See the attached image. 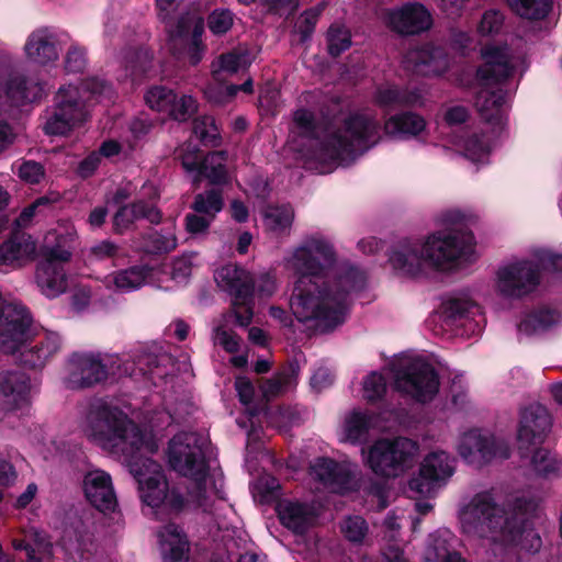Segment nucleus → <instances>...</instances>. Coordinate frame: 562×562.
<instances>
[{
    "label": "nucleus",
    "mask_w": 562,
    "mask_h": 562,
    "mask_svg": "<svg viewBox=\"0 0 562 562\" xmlns=\"http://www.w3.org/2000/svg\"><path fill=\"white\" fill-rule=\"evenodd\" d=\"M86 65V49L78 45H71L65 59L66 70L69 72H80L85 69Z\"/></svg>",
    "instance_id": "680f3d73"
},
{
    "label": "nucleus",
    "mask_w": 562,
    "mask_h": 562,
    "mask_svg": "<svg viewBox=\"0 0 562 562\" xmlns=\"http://www.w3.org/2000/svg\"><path fill=\"white\" fill-rule=\"evenodd\" d=\"M386 376L393 379L397 391L418 402H428L439 390V380L434 367L420 357L403 356L395 359L382 372L369 373L362 382V396L368 402L381 400L386 392Z\"/></svg>",
    "instance_id": "6e6552de"
},
{
    "label": "nucleus",
    "mask_w": 562,
    "mask_h": 562,
    "mask_svg": "<svg viewBox=\"0 0 562 562\" xmlns=\"http://www.w3.org/2000/svg\"><path fill=\"white\" fill-rule=\"evenodd\" d=\"M454 473V459L446 451H432L420 462L418 473L408 481L412 497H430Z\"/></svg>",
    "instance_id": "4468645a"
},
{
    "label": "nucleus",
    "mask_w": 562,
    "mask_h": 562,
    "mask_svg": "<svg viewBox=\"0 0 562 562\" xmlns=\"http://www.w3.org/2000/svg\"><path fill=\"white\" fill-rule=\"evenodd\" d=\"M385 132L393 136H417L426 128L425 119L413 112L391 116L384 125Z\"/></svg>",
    "instance_id": "58836bf2"
},
{
    "label": "nucleus",
    "mask_w": 562,
    "mask_h": 562,
    "mask_svg": "<svg viewBox=\"0 0 562 562\" xmlns=\"http://www.w3.org/2000/svg\"><path fill=\"white\" fill-rule=\"evenodd\" d=\"M341 532L350 542H361L368 531V526L363 518L359 516L348 517L341 524Z\"/></svg>",
    "instance_id": "864d4df0"
},
{
    "label": "nucleus",
    "mask_w": 562,
    "mask_h": 562,
    "mask_svg": "<svg viewBox=\"0 0 562 562\" xmlns=\"http://www.w3.org/2000/svg\"><path fill=\"white\" fill-rule=\"evenodd\" d=\"M193 256H182L175 259L170 266V280L175 285L186 283L191 276L193 262Z\"/></svg>",
    "instance_id": "5fc2aeb1"
},
{
    "label": "nucleus",
    "mask_w": 562,
    "mask_h": 562,
    "mask_svg": "<svg viewBox=\"0 0 562 562\" xmlns=\"http://www.w3.org/2000/svg\"><path fill=\"white\" fill-rule=\"evenodd\" d=\"M562 325V314L550 307L532 310L521 317L518 331L525 336H542L553 333Z\"/></svg>",
    "instance_id": "7c9ffc66"
},
{
    "label": "nucleus",
    "mask_w": 562,
    "mask_h": 562,
    "mask_svg": "<svg viewBox=\"0 0 562 562\" xmlns=\"http://www.w3.org/2000/svg\"><path fill=\"white\" fill-rule=\"evenodd\" d=\"M161 278L148 274V266H133L115 271L103 279L106 289L115 292H132L149 284L151 286H165Z\"/></svg>",
    "instance_id": "cd10ccee"
},
{
    "label": "nucleus",
    "mask_w": 562,
    "mask_h": 562,
    "mask_svg": "<svg viewBox=\"0 0 562 562\" xmlns=\"http://www.w3.org/2000/svg\"><path fill=\"white\" fill-rule=\"evenodd\" d=\"M278 289L276 276L270 272H262L254 278V295L270 297Z\"/></svg>",
    "instance_id": "bf43d9fd"
},
{
    "label": "nucleus",
    "mask_w": 562,
    "mask_h": 562,
    "mask_svg": "<svg viewBox=\"0 0 562 562\" xmlns=\"http://www.w3.org/2000/svg\"><path fill=\"white\" fill-rule=\"evenodd\" d=\"M30 379L22 372L0 373V406L13 411L29 401Z\"/></svg>",
    "instance_id": "c756f323"
},
{
    "label": "nucleus",
    "mask_w": 562,
    "mask_h": 562,
    "mask_svg": "<svg viewBox=\"0 0 562 562\" xmlns=\"http://www.w3.org/2000/svg\"><path fill=\"white\" fill-rule=\"evenodd\" d=\"M296 276L290 310L307 329L326 333L341 325L352 296L366 285L364 273L347 262L337 263L331 243L323 235L304 238L283 258Z\"/></svg>",
    "instance_id": "f03ea898"
},
{
    "label": "nucleus",
    "mask_w": 562,
    "mask_h": 562,
    "mask_svg": "<svg viewBox=\"0 0 562 562\" xmlns=\"http://www.w3.org/2000/svg\"><path fill=\"white\" fill-rule=\"evenodd\" d=\"M418 452L417 442L406 437L380 438L362 448L361 457L376 476L396 479L414 467Z\"/></svg>",
    "instance_id": "f8f14e48"
},
{
    "label": "nucleus",
    "mask_w": 562,
    "mask_h": 562,
    "mask_svg": "<svg viewBox=\"0 0 562 562\" xmlns=\"http://www.w3.org/2000/svg\"><path fill=\"white\" fill-rule=\"evenodd\" d=\"M151 245H148L147 251H170L177 247V238L172 233L160 234L154 233L150 235Z\"/></svg>",
    "instance_id": "0e129e2a"
},
{
    "label": "nucleus",
    "mask_w": 562,
    "mask_h": 562,
    "mask_svg": "<svg viewBox=\"0 0 562 562\" xmlns=\"http://www.w3.org/2000/svg\"><path fill=\"white\" fill-rule=\"evenodd\" d=\"M111 357L93 352L74 353L67 364L65 383L70 389L90 387L108 379Z\"/></svg>",
    "instance_id": "dca6fc26"
},
{
    "label": "nucleus",
    "mask_w": 562,
    "mask_h": 562,
    "mask_svg": "<svg viewBox=\"0 0 562 562\" xmlns=\"http://www.w3.org/2000/svg\"><path fill=\"white\" fill-rule=\"evenodd\" d=\"M217 286L234 296L233 305L236 322L247 326L252 318L249 302L254 296V277L244 268L235 265H225L214 274Z\"/></svg>",
    "instance_id": "ddd939ff"
},
{
    "label": "nucleus",
    "mask_w": 562,
    "mask_h": 562,
    "mask_svg": "<svg viewBox=\"0 0 562 562\" xmlns=\"http://www.w3.org/2000/svg\"><path fill=\"white\" fill-rule=\"evenodd\" d=\"M60 344L58 334L46 333L33 347L21 351V361L32 368L42 367L59 350Z\"/></svg>",
    "instance_id": "e433bc0d"
},
{
    "label": "nucleus",
    "mask_w": 562,
    "mask_h": 562,
    "mask_svg": "<svg viewBox=\"0 0 562 562\" xmlns=\"http://www.w3.org/2000/svg\"><path fill=\"white\" fill-rule=\"evenodd\" d=\"M422 241L403 240L395 245L389 256L394 271L400 276L416 277L424 272L426 267L422 251Z\"/></svg>",
    "instance_id": "a878e982"
},
{
    "label": "nucleus",
    "mask_w": 562,
    "mask_h": 562,
    "mask_svg": "<svg viewBox=\"0 0 562 562\" xmlns=\"http://www.w3.org/2000/svg\"><path fill=\"white\" fill-rule=\"evenodd\" d=\"M18 173L22 180L29 183H38L45 176L43 166L33 160L22 162Z\"/></svg>",
    "instance_id": "e2e57ef3"
},
{
    "label": "nucleus",
    "mask_w": 562,
    "mask_h": 562,
    "mask_svg": "<svg viewBox=\"0 0 562 562\" xmlns=\"http://www.w3.org/2000/svg\"><path fill=\"white\" fill-rule=\"evenodd\" d=\"M60 544L74 562L88 560L93 548L92 536L81 522L65 529Z\"/></svg>",
    "instance_id": "473e14b6"
},
{
    "label": "nucleus",
    "mask_w": 562,
    "mask_h": 562,
    "mask_svg": "<svg viewBox=\"0 0 562 562\" xmlns=\"http://www.w3.org/2000/svg\"><path fill=\"white\" fill-rule=\"evenodd\" d=\"M157 539L162 562L189 561L190 542L179 526L165 525L157 531Z\"/></svg>",
    "instance_id": "c85d7f7f"
},
{
    "label": "nucleus",
    "mask_w": 562,
    "mask_h": 562,
    "mask_svg": "<svg viewBox=\"0 0 562 562\" xmlns=\"http://www.w3.org/2000/svg\"><path fill=\"white\" fill-rule=\"evenodd\" d=\"M130 408L116 401L95 400L91 402L79 422L82 435L103 451L122 459L130 468L138 485L142 503L153 514H173L186 508L187 497L171 490L161 465L148 458L158 450L159 432L179 420L181 412L172 414L165 408L158 411L146 406L142 425L130 417Z\"/></svg>",
    "instance_id": "f257e3e1"
},
{
    "label": "nucleus",
    "mask_w": 562,
    "mask_h": 562,
    "mask_svg": "<svg viewBox=\"0 0 562 562\" xmlns=\"http://www.w3.org/2000/svg\"><path fill=\"white\" fill-rule=\"evenodd\" d=\"M214 342L222 346L227 352H236L239 348L238 337L231 330L216 327L213 335Z\"/></svg>",
    "instance_id": "774afa93"
},
{
    "label": "nucleus",
    "mask_w": 562,
    "mask_h": 562,
    "mask_svg": "<svg viewBox=\"0 0 562 562\" xmlns=\"http://www.w3.org/2000/svg\"><path fill=\"white\" fill-rule=\"evenodd\" d=\"M531 470L536 475L543 479L562 477V457L557 456L548 449L535 450L530 459Z\"/></svg>",
    "instance_id": "ea45409f"
},
{
    "label": "nucleus",
    "mask_w": 562,
    "mask_h": 562,
    "mask_svg": "<svg viewBox=\"0 0 562 562\" xmlns=\"http://www.w3.org/2000/svg\"><path fill=\"white\" fill-rule=\"evenodd\" d=\"M76 237L77 233L70 224H59L55 232H49L45 237V259L36 268L35 282L40 292L48 299L59 296L68 288L64 263L71 257L70 244Z\"/></svg>",
    "instance_id": "9b49d317"
},
{
    "label": "nucleus",
    "mask_w": 562,
    "mask_h": 562,
    "mask_svg": "<svg viewBox=\"0 0 562 562\" xmlns=\"http://www.w3.org/2000/svg\"><path fill=\"white\" fill-rule=\"evenodd\" d=\"M7 101L13 106H22L40 101L45 94L44 85L22 72L9 75L2 86Z\"/></svg>",
    "instance_id": "bb28decb"
},
{
    "label": "nucleus",
    "mask_w": 562,
    "mask_h": 562,
    "mask_svg": "<svg viewBox=\"0 0 562 562\" xmlns=\"http://www.w3.org/2000/svg\"><path fill=\"white\" fill-rule=\"evenodd\" d=\"M213 221L211 217L195 212L186 216V228L191 235H203Z\"/></svg>",
    "instance_id": "69168bd1"
},
{
    "label": "nucleus",
    "mask_w": 562,
    "mask_h": 562,
    "mask_svg": "<svg viewBox=\"0 0 562 562\" xmlns=\"http://www.w3.org/2000/svg\"><path fill=\"white\" fill-rule=\"evenodd\" d=\"M441 314L445 318L454 322L462 318H474L476 315H482V311L473 300L472 293L467 290L447 297L442 302Z\"/></svg>",
    "instance_id": "c9c22d12"
},
{
    "label": "nucleus",
    "mask_w": 562,
    "mask_h": 562,
    "mask_svg": "<svg viewBox=\"0 0 562 562\" xmlns=\"http://www.w3.org/2000/svg\"><path fill=\"white\" fill-rule=\"evenodd\" d=\"M328 50L331 56H338L351 45L350 32L340 24H333L327 32Z\"/></svg>",
    "instance_id": "3c124183"
},
{
    "label": "nucleus",
    "mask_w": 562,
    "mask_h": 562,
    "mask_svg": "<svg viewBox=\"0 0 562 562\" xmlns=\"http://www.w3.org/2000/svg\"><path fill=\"white\" fill-rule=\"evenodd\" d=\"M542 270L562 272V255L537 248L502 262L494 271L493 290L506 301L522 300L538 289Z\"/></svg>",
    "instance_id": "9d476101"
},
{
    "label": "nucleus",
    "mask_w": 562,
    "mask_h": 562,
    "mask_svg": "<svg viewBox=\"0 0 562 562\" xmlns=\"http://www.w3.org/2000/svg\"><path fill=\"white\" fill-rule=\"evenodd\" d=\"M482 65L476 71L477 91L475 105L486 126L479 131H461L452 135L449 146L474 165L490 162L496 138L505 125L506 92L498 86L516 72L527 68L521 53L507 46L487 45L481 50Z\"/></svg>",
    "instance_id": "20e7f679"
},
{
    "label": "nucleus",
    "mask_w": 562,
    "mask_h": 562,
    "mask_svg": "<svg viewBox=\"0 0 562 562\" xmlns=\"http://www.w3.org/2000/svg\"><path fill=\"white\" fill-rule=\"evenodd\" d=\"M15 548L25 551L27 562H44L53 552L52 542L45 533L40 531H34L27 542L21 541L15 544Z\"/></svg>",
    "instance_id": "a18cd8bd"
},
{
    "label": "nucleus",
    "mask_w": 562,
    "mask_h": 562,
    "mask_svg": "<svg viewBox=\"0 0 562 562\" xmlns=\"http://www.w3.org/2000/svg\"><path fill=\"white\" fill-rule=\"evenodd\" d=\"M159 190L153 182H145L139 191L140 199L131 206L121 207L113 217V225L116 233L125 232L135 220L147 218L150 223H158L160 212L153 205L147 204L143 199L154 200L158 198Z\"/></svg>",
    "instance_id": "5701e85b"
},
{
    "label": "nucleus",
    "mask_w": 562,
    "mask_h": 562,
    "mask_svg": "<svg viewBox=\"0 0 562 562\" xmlns=\"http://www.w3.org/2000/svg\"><path fill=\"white\" fill-rule=\"evenodd\" d=\"M380 140L379 123L369 113L356 112L319 125L310 110L293 114L289 146L305 167L319 173L346 166Z\"/></svg>",
    "instance_id": "7ed1b4c3"
},
{
    "label": "nucleus",
    "mask_w": 562,
    "mask_h": 562,
    "mask_svg": "<svg viewBox=\"0 0 562 562\" xmlns=\"http://www.w3.org/2000/svg\"><path fill=\"white\" fill-rule=\"evenodd\" d=\"M35 250L31 236L15 235L0 246V266L22 265L34 257Z\"/></svg>",
    "instance_id": "f704fd0d"
},
{
    "label": "nucleus",
    "mask_w": 562,
    "mask_h": 562,
    "mask_svg": "<svg viewBox=\"0 0 562 562\" xmlns=\"http://www.w3.org/2000/svg\"><path fill=\"white\" fill-rule=\"evenodd\" d=\"M404 64L406 68L422 76H439L446 72L450 65L447 53L431 44L411 49L405 56Z\"/></svg>",
    "instance_id": "393cba45"
},
{
    "label": "nucleus",
    "mask_w": 562,
    "mask_h": 562,
    "mask_svg": "<svg viewBox=\"0 0 562 562\" xmlns=\"http://www.w3.org/2000/svg\"><path fill=\"white\" fill-rule=\"evenodd\" d=\"M83 492L92 506L104 514H116L117 501L111 475L92 469L83 477Z\"/></svg>",
    "instance_id": "412c9836"
},
{
    "label": "nucleus",
    "mask_w": 562,
    "mask_h": 562,
    "mask_svg": "<svg viewBox=\"0 0 562 562\" xmlns=\"http://www.w3.org/2000/svg\"><path fill=\"white\" fill-rule=\"evenodd\" d=\"M550 427L551 417L544 406L536 403L525 407L520 413L517 431L519 449H528L541 442Z\"/></svg>",
    "instance_id": "4be33fe9"
},
{
    "label": "nucleus",
    "mask_w": 562,
    "mask_h": 562,
    "mask_svg": "<svg viewBox=\"0 0 562 562\" xmlns=\"http://www.w3.org/2000/svg\"><path fill=\"white\" fill-rule=\"evenodd\" d=\"M112 95V88L98 78L79 85H64L54 95V103L46 111L43 130L47 135L67 136L83 126L91 116V101H101Z\"/></svg>",
    "instance_id": "1a4fd4ad"
},
{
    "label": "nucleus",
    "mask_w": 562,
    "mask_h": 562,
    "mask_svg": "<svg viewBox=\"0 0 562 562\" xmlns=\"http://www.w3.org/2000/svg\"><path fill=\"white\" fill-rule=\"evenodd\" d=\"M450 532L443 531L431 537V543L426 551V562H467L460 553L452 551L448 542Z\"/></svg>",
    "instance_id": "37998d69"
},
{
    "label": "nucleus",
    "mask_w": 562,
    "mask_h": 562,
    "mask_svg": "<svg viewBox=\"0 0 562 562\" xmlns=\"http://www.w3.org/2000/svg\"><path fill=\"white\" fill-rule=\"evenodd\" d=\"M198 109L195 99L190 94H177L171 102L167 115L176 121L183 122L191 117Z\"/></svg>",
    "instance_id": "8fccbe9b"
},
{
    "label": "nucleus",
    "mask_w": 562,
    "mask_h": 562,
    "mask_svg": "<svg viewBox=\"0 0 562 562\" xmlns=\"http://www.w3.org/2000/svg\"><path fill=\"white\" fill-rule=\"evenodd\" d=\"M182 167L196 183L205 178L212 184H225L229 181V172L226 166V155L223 151H214L202 160L195 151H189L181 156Z\"/></svg>",
    "instance_id": "6ab92c4d"
},
{
    "label": "nucleus",
    "mask_w": 562,
    "mask_h": 562,
    "mask_svg": "<svg viewBox=\"0 0 562 562\" xmlns=\"http://www.w3.org/2000/svg\"><path fill=\"white\" fill-rule=\"evenodd\" d=\"M458 452L465 462L482 465L493 460L507 459L509 447L503 439H497L479 429H472L461 436Z\"/></svg>",
    "instance_id": "2eb2a0df"
},
{
    "label": "nucleus",
    "mask_w": 562,
    "mask_h": 562,
    "mask_svg": "<svg viewBox=\"0 0 562 562\" xmlns=\"http://www.w3.org/2000/svg\"><path fill=\"white\" fill-rule=\"evenodd\" d=\"M504 14L496 9L485 11L477 25V32L482 36L497 35L504 26Z\"/></svg>",
    "instance_id": "603ef678"
},
{
    "label": "nucleus",
    "mask_w": 562,
    "mask_h": 562,
    "mask_svg": "<svg viewBox=\"0 0 562 562\" xmlns=\"http://www.w3.org/2000/svg\"><path fill=\"white\" fill-rule=\"evenodd\" d=\"M507 513L491 492L475 494L459 510V520L464 533L503 546H516L528 552L541 547V538L531 526L538 502L531 496L517 497Z\"/></svg>",
    "instance_id": "39448f33"
},
{
    "label": "nucleus",
    "mask_w": 562,
    "mask_h": 562,
    "mask_svg": "<svg viewBox=\"0 0 562 562\" xmlns=\"http://www.w3.org/2000/svg\"><path fill=\"white\" fill-rule=\"evenodd\" d=\"M510 10L521 19L544 20L553 9L552 0H506Z\"/></svg>",
    "instance_id": "a19ab883"
},
{
    "label": "nucleus",
    "mask_w": 562,
    "mask_h": 562,
    "mask_svg": "<svg viewBox=\"0 0 562 562\" xmlns=\"http://www.w3.org/2000/svg\"><path fill=\"white\" fill-rule=\"evenodd\" d=\"M262 216L265 227L280 235L289 232L294 220V211L290 205L269 206Z\"/></svg>",
    "instance_id": "c03bdc74"
},
{
    "label": "nucleus",
    "mask_w": 562,
    "mask_h": 562,
    "mask_svg": "<svg viewBox=\"0 0 562 562\" xmlns=\"http://www.w3.org/2000/svg\"><path fill=\"white\" fill-rule=\"evenodd\" d=\"M194 133L206 144H215L220 136V131L212 116H203L195 121Z\"/></svg>",
    "instance_id": "4d7b16f0"
},
{
    "label": "nucleus",
    "mask_w": 562,
    "mask_h": 562,
    "mask_svg": "<svg viewBox=\"0 0 562 562\" xmlns=\"http://www.w3.org/2000/svg\"><path fill=\"white\" fill-rule=\"evenodd\" d=\"M319 13L321 9H310L299 16L295 23V31L301 34L302 40H306L312 34Z\"/></svg>",
    "instance_id": "052dcab7"
},
{
    "label": "nucleus",
    "mask_w": 562,
    "mask_h": 562,
    "mask_svg": "<svg viewBox=\"0 0 562 562\" xmlns=\"http://www.w3.org/2000/svg\"><path fill=\"white\" fill-rule=\"evenodd\" d=\"M144 100L151 110L167 115L175 101V91L164 86H154L146 91Z\"/></svg>",
    "instance_id": "09e8293b"
},
{
    "label": "nucleus",
    "mask_w": 562,
    "mask_h": 562,
    "mask_svg": "<svg viewBox=\"0 0 562 562\" xmlns=\"http://www.w3.org/2000/svg\"><path fill=\"white\" fill-rule=\"evenodd\" d=\"M151 61V55L149 52L142 49L133 53L127 59L126 68L133 79H136L140 75H146L149 71V64Z\"/></svg>",
    "instance_id": "13d9d810"
},
{
    "label": "nucleus",
    "mask_w": 562,
    "mask_h": 562,
    "mask_svg": "<svg viewBox=\"0 0 562 562\" xmlns=\"http://www.w3.org/2000/svg\"><path fill=\"white\" fill-rule=\"evenodd\" d=\"M252 59V56L246 49H237L223 54L212 63V74L216 78L222 72L235 74L248 68L251 65Z\"/></svg>",
    "instance_id": "79ce46f5"
},
{
    "label": "nucleus",
    "mask_w": 562,
    "mask_h": 562,
    "mask_svg": "<svg viewBox=\"0 0 562 562\" xmlns=\"http://www.w3.org/2000/svg\"><path fill=\"white\" fill-rule=\"evenodd\" d=\"M121 255V249L110 240H103L90 248V260H103L106 258H116Z\"/></svg>",
    "instance_id": "338daca9"
},
{
    "label": "nucleus",
    "mask_w": 562,
    "mask_h": 562,
    "mask_svg": "<svg viewBox=\"0 0 562 562\" xmlns=\"http://www.w3.org/2000/svg\"><path fill=\"white\" fill-rule=\"evenodd\" d=\"M390 27L401 34H416L428 30L432 24L431 14L422 4L409 3L386 13Z\"/></svg>",
    "instance_id": "b1692460"
},
{
    "label": "nucleus",
    "mask_w": 562,
    "mask_h": 562,
    "mask_svg": "<svg viewBox=\"0 0 562 562\" xmlns=\"http://www.w3.org/2000/svg\"><path fill=\"white\" fill-rule=\"evenodd\" d=\"M310 475L323 488L345 493L357 486L359 469L352 463H337L327 458H318L312 463Z\"/></svg>",
    "instance_id": "f3484780"
},
{
    "label": "nucleus",
    "mask_w": 562,
    "mask_h": 562,
    "mask_svg": "<svg viewBox=\"0 0 562 562\" xmlns=\"http://www.w3.org/2000/svg\"><path fill=\"white\" fill-rule=\"evenodd\" d=\"M203 32L204 21L202 18H182L176 33L170 37L169 50L177 59L187 58L190 65H198L205 52L200 40Z\"/></svg>",
    "instance_id": "a211bd4d"
},
{
    "label": "nucleus",
    "mask_w": 562,
    "mask_h": 562,
    "mask_svg": "<svg viewBox=\"0 0 562 562\" xmlns=\"http://www.w3.org/2000/svg\"><path fill=\"white\" fill-rule=\"evenodd\" d=\"M425 95L426 90L423 87L401 89L393 85H383L376 89L375 101L381 106H420Z\"/></svg>",
    "instance_id": "2f4dec72"
},
{
    "label": "nucleus",
    "mask_w": 562,
    "mask_h": 562,
    "mask_svg": "<svg viewBox=\"0 0 562 562\" xmlns=\"http://www.w3.org/2000/svg\"><path fill=\"white\" fill-rule=\"evenodd\" d=\"M166 456L169 467L189 480L187 504L192 509L213 513L226 506L223 472L211 458L204 437L195 432L177 434L169 441Z\"/></svg>",
    "instance_id": "423d86ee"
},
{
    "label": "nucleus",
    "mask_w": 562,
    "mask_h": 562,
    "mask_svg": "<svg viewBox=\"0 0 562 562\" xmlns=\"http://www.w3.org/2000/svg\"><path fill=\"white\" fill-rule=\"evenodd\" d=\"M234 22L233 13L227 9L214 10L207 20L210 31L215 35L225 34L231 30Z\"/></svg>",
    "instance_id": "6e6d98bb"
},
{
    "label": "nucleus",
    "mask_w": 562,
    "mask_h": 562,
    "mask_svg": "<svg viewBox=\"0 0 562 562\" xmlns=\"http://www.w3.org/2000/svg\"><path fill=\"white\" fill-rule=\"evenodd\" d=\"M68 35L54 30L42 27L33 31L23 46L25 58L33 64L47 66L59 58L61 46Z\"/></svg>",
    "instance_id": "aec40b11"
},
{
    "label": "nucleus",
    "mask_w": 562,
    "mask_h": 562,
    "mask_svg": "<svg viewBox=\"0 0 562 562\" xmlns=\"http://www.w3.org/2000/svg\"><path fill=\"white\" fill-rule=\"evenodd\" d=\"M224 199L222 191L211 189L195 195L192 209L199 214L215 220L216 215L223 210Z\"/></svg>",
    "instance_id": "de8ad7c7"
},
{
    "label": "nucleus",
    "mask_w": 562,
    "mask_h": 562,
    "mask_svg": "<svg viewBox=\"0 0 562 562\" xmlns=\"http://www.w3.org/2000/svg\"><path fill=\"white\" fill-rule=\"evenodd\" d=\"M374 426L373 415L355 409L344 418L340 431L341 440L351 443L360 442Z\"/></svg>",
    "instance_id": "4c0bfd02"
},
{
    "label": "nucleus",
    "mask_w": 562,
    "mask_h": 562,
    "mask_svg": "<svg viewBox=\"0 0 562 562\" xmlns=\"http://www.w3.org/2000/svg\"><path fill=\"white\" fill-rule=\"evenodd\" d=\"M296 380L297 372L294 368L281 371L261 383L260 389L262 395L267 400L281 395L294 389Z\"/></svg>",
    "instance_id": "49530a36"
},
{
    "label": "nucleus",
    "mask_w": 562,
    "mask_h": 562,
    "mask_svg": "<svg viewBox=\"0 0 562 562\" xmlns=\"http://www.w3.org/2000/svg\"><path fill=\"white\" fill-rule=\"evenodd\" d=\"M278 514L282 525L296 535L305 532L317 515L312 506L292 502L279 503Z\"/></svg>",
    "instance_id": "72a5a7b5"
},
{
    "label": "nucleus",
    "mask_w": 562,
    "mask_h": 562,
    "mask_svg": "<svg viewBox=\"0 0 562 562\" xmlns=\"http://www.w3.org/2000/svg\"><path fill=\"white\" fill-rule=\"evenodd\" d=\"M475 216L461 210L443 214V229L429 235L422 243L426 266L440 271H453L476 259L474 237L468 229Z\"/></svg>",
    "instance_id": "0eeeda50"
}]
</instances>
